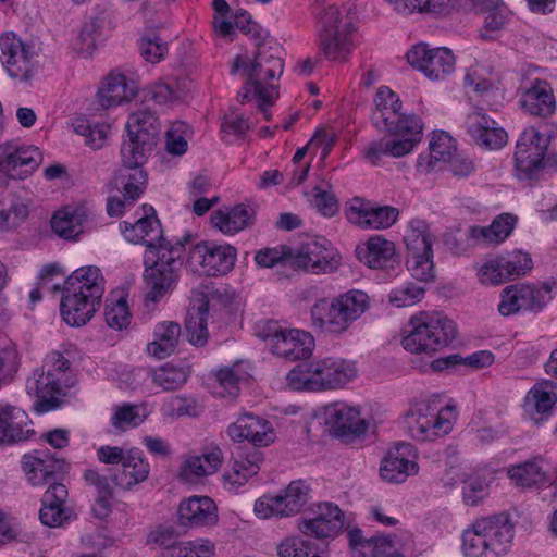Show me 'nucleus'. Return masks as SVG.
Instances as JSON below:
<instances>
[{"label": "nucleus", "mask_w": 557, "mask_h": 557, "mask_svg": "<svg viewBox=\"0 0 557 557\" xmlns=\"http://www.w3.org/2000/svg\"><path fill=\"white\" fill-rule=\"evenodd\" d=\"M380 115H375V124L380 127L382 122L391 137H384L369 144L364 158L373 165L382 157L400 158L410 153L421 140L423 124L414 114H401L400 100L397 95L386 86H381L374 98Z\"/></svg>", "instance_id": "1"}, {"label": "nucleus", "mask_w": 557, "mask_h": 557, "mask_svg": "<svg viewBox=\"0 0 557 557\" xmlns=\"http://www.w3.org/2000/svg\"><path fill=\"white\" fill-rule=\"evenodd\" d=\"M276 49L262 45L251 60L246 55H238L234 59L232 74L240 71L247 77V92H252L258 107L265 120L271 119L269 107L273 106L278 98V91L273 81L283 74V60Z\"/></svg>", "instance_id": "2"}, {"label": "nucleus", "mask_w": 557, "mask_h": 557, "mask_svg": "<svg viewBox=\"0 0 557 557\" xmlns=\"http://www.w3.org/2000/svg\"><path fill=\"white\" fill-rule=\"evenodd\" d=\"M368 306V295L358 289L333 298L318 299L310 309L311 325L326 335H342L363 314Z\"/></svg>", "instance_id": "3"}, {"label": "nucleus", "mask_w": 557, "mask_h": 557, "mask_svg": "<svg viewBox=\"0 0 557 557\" xmlns=\"http://www.w3.org/2000/svg\"><path fill=\"white\" fill-rule=\"evenodd\" d=\"M513 535L508 515L476 519L462 533V550L467 557H499L510 550Z\"/></svg>", "instance_id": "4"}, {"label": "nucleus", "mask_w": 557, "mask_h": 557, "mask_svg": "<svg viewBox=\"0 0 557 557\" xmlns=\"http://www.w3.org/2000/svg\"><path fill=\"white\" fill-rule=\"evenodd\" d=\"M403 347L412 354H433L449 346L458 336L456 323L440 311H420L408 322Z\"/></svg>", "instance_id": "5"}, {"label": "nucleus", "mask_w": 557, "mask_h": 557, "mask_svg": "<svg viewBox=\"0 0 557 557\" xmlns=\"http://www.w3.org/2000/svg\"><path fill=\"white\" fill-rule=\"evenodd\" d=\"M352 17L345 9L327 4L318 13L319 47L333 62L344 63L352 50Z\"/></svg>", "instance_id": "6"}, {"label": "nucleus", "mask_w": 557, "mask_h": 557, "mask_svg": "<svg viewBox=\"0 0 557 557\" xmlns=\"http://www.w3.org/2000/svg\"><path fill=\"white\" fill-rule=\"evenodd\" d=\"M183 243L176 240L173 246L161 247V250L147 256L152 261L144 272L147 300L158 302L175 288L183 265Z\"/></svg>", "instance_id": "7"}, {"label": "nucleus", "mask_w": 557, "mask_h": 557, "mask_svg": "<svg viewBox=\"0 0 557 557\" xmlns=\"http://www.w3.org/2000/svg\"><path fill=\"white\" fill-rule=\"evenodd\" d=\"M458 411L453 403L443 407L432 401H419L405 414L409 435L419 442L434 441L447 435L457 421Z\"/></svg>", "instance_id": "8"}, {"label": "nucleus", "mask_w": 557, "mask_h": 557, "mask_svg": "<svg viewBox=\"0 0 557 557\" xmlns=\"http://www.w3.org/2000/svg\"><path fill=\"white\" fill-rule=\"evenodd\" d=\"M127 139L121 147V157L126 162H145L157 146L161 123L148 108L133 111L126 122Z\"/></svg>", "instance_id": "9"}, {"label": "nucleus", "mask_w": 557, "mask_h": 557, "mask_svg": "<svg viewBox=\"0 0 557 557\" xmlns=\"http://www.w3.org/2000/svg\"><path fill=\"white\" fill-rule=\"evenodd\" d=\"M237 257L232 245L200 242L188 252L187 267L199 275L221 276L232 271Z\"/></svg>", "instance_id": "10"}, {"label": "nucleus", "mask_w": 557, "mask_h": 557, "mask_svg": "<svg viewBox=\"0 0 557 557\" xmlns=\"http://www.w3.org/2000/svg\"><path fill=\"white\" fill-rule=\"evenodd\" d=\"M549 141L550 135L541 127L531 126L522 132L515 152L516 174L519 180H532L539 175Z\"/></svg>", "instance_id": "11"}, {"label": "nucleus", "mask_w": 557, "mask_h": 557, "mask_svg": "<svg viewBox=\"0 0 557 557\" xmlns=\"http://www.w3.org/2000/svg\"><path fill=\"white\" fill-rule=\"evenodd\" d=\"M267 327L268 331L259 333V336L269 341L273 355L287 361L305 360L311 357L315 342L309 332L278 327L271 322L267 323Z\"/></svg>", "instance_id": "12"}, {"label": "nucleus", "mask_w": 557, "mask_h": 557, "mask_svg": "<svg viewBox=\"0 0 557 557\" xmlns=\"http://www.w3.org/2000/svg\"><path fill=\"white\" fill-rule=\"evenodd\" d=\"M552 299V289L547 285L518 283L508 285L500 292L497 309L503 317L520 312L539 313Z\"/></svg>", "instance_id": "13"}, {"label": "nucleus", "mask_w": 557, "mask_h": 557, "mask_svg": "<svg viewBox=\"0 0 557 557\" xmlns=\"http://www.w3.org/2000/svg\"><path fill=\"white\" fill-rule=\"evenodd\" d=\"M309 485L302 480L292 481L276 495H263L255 502L253 511L260 519L288 517L300 511L309 499Z\"/></svg>", "instance_id": "14"}, {"label": "nucleus", "mask_w": 557, "mask_h": 557, "mask_svg": "<svg viewBox=\"0 0 557 557\" xmlns=\"http://www.w3.org/2000/svg\"><path fill=\"white\" fill-rule=\"evenodd\" d=\"M144 215L136 222L129 223L124 221L120 224L123 237L132 244L145 245L147 247V256H150L161 247H171L174 243L168 240L163 236L161 223L151 206L143 205Z\"/></svg>", "instance_id": "15"}, {"label": "nucleus", "mask_w": 557, "mask_h": 557, "mask_svg": "<svg viewBox=\"0 0 557 557\" xmlns=\"http://www.w3.org/2000/svg\"><path fill=\"white\" fill-rule=\"evenodd\" d=\"M223 461V450L218 444L211 443L198 454L189 451L182 456L177 468V479L187 484L202 483L221 469Z\"/></svg>", "instance_id": "16"}, {"label": "nucleus", "mask_w": 557, "mask_h": 557, "mask_svg": "<svg viewBox=\"0 0 557 557\" xmlns=\"http://www.w3.org/2000/svg\"><path fill=\"white\" fill-rule=\"evenodd\" d=\"M294 264L312 274H330L338 269L341 256L327 239L317 237L301 244Z\"/></svg>", "instance_id": "17"}, {"label": "nucleus", "mask_w": 557, "mask_h": 557, "mask_svg": "<svg viewBox=\"0 0 557 557\" xmlns=\"http://www.w3.org/2000/svg\"><path fill=\"white\" fill-rule=\"evenodd\" d=\"M408 63L432 81L445 79L455 71L456 60L448 48L417 44L406 54Z\"/></svg>", "instance_id": "18"}, {"label": "nucleus", "mask_w": 557, "mask_h": 557, "mask_svg": "<svg viewBox=\"0 0 557 557\" xmlns=\"http://www.w3.org/2000/svg\"><path fill=\"white\" fill-rule=\"evenodd\" d=\"M347 220L364 230H386L394 225L399 211L391 206H374L362 198H352L345 206Z\"/></svg>", "instance_id": "19"}, {"label": "nucleus", "mask_w": 557, "mask_h": 557, "mask_svg": "<svg viewBox=\"0 0 557 557\" xmlns=\"http://www.w3.org/2000/svg\"><path fill=\"white\" fill-rule=\"evenodd\" d=\"M345 518L342 509L333 503H319L310 511V516L299 522V530L307 536L315 539L335 537L344 527Z\"/></svg>", "instance_id": "20"}, {"label": "nucleus", "mask_w": 557, "mask_h": 557, "mask_svg": "<svg viewBox=\"0 0 557 557\" xmlns=\"http://www.w3.org/2000/svg\"><path fill=\"white\" fill-rule=\"evenodd\" d=\"M326 423L334 437L347 442L364 436L369 426L359 409L346 404H336L329 409Z\"/></svg>", "instance_id": "21"}, {"label": "nucleus", "mask_w": 557, "mask_h": 557, "mask_svg": "<svg viewBox=\"0 0 557 557\" xmlns=\"http://www.w3.org/2000/svg\"><path fill=\"white\" fill-rule=\"evenodd\" d=\"M413 447L409 443H399L389 449L381 461L380 475L389 483H403L409 475L418 473Z\"/></svg>", "instance_id": "22"}, {"label": "nucleus", "mask_w": 557, "mask_h": 557, "mask_svg": "<svg viewBox=\"0 0 557 557\" xmlns=\"http://www.w3.org/2000/svg\"><path fill=\"white\" fill-rule=\"evenodd\" d=\"M137 82L119 70L110 72L103 79L97 92V100L101 108L109 109L131 102L138 92Z\"/></svg>", "instance_id": "23"}, {"label": "nucleus", "mask_w": 557, "mask_h": 557, "mask_svg": "<svg viewBox=\"0 0 557 557\" xmlns=\"http://www.w3.org/2000/svg\"><path fill=\"white\" fill-rule=\"evenodd\" d=\"M360 262L370 269L385 270L397 263V249L393 240L383 235H372L356 247Z\"/></svg>", "instance_id": "24"}, {"label": "nucleus", "mask_w": 557, "mask_h": 557, "mask_svg": "<svg viewBox=\"0 0 557 557\" xmlns=\"http://www.w3.org/2000/svg\"><path fill=\"white\" fill-rule=\"evenodd\" d=\"M227 435L234 442L248 441L255 446H268L274 442L270 422L255 414H244L227 428Z\"/></svg>", "instance_id": "25"}, {"label": "nucleus", "mask_w": 557, "mask_h": 557, "mask_svg": "<svg viewBox=\"0 0 557 557\" xmlns=\"http://www.w3.org/2000/svg\"><path fill=\"white\" fill-rule=\"evenodd\" d=\"M178 522L186 528L212 527L218 522V507L208 496H190L177 509Z\"/></svg>", "instance_id": "26"}, {"label": "nucleus", "mask_w": 557, "mask_h": 557, "mask_svg": "<svg viewBox=\"0 0 557 557\" xmlns=\"http://www.w3.org/2000/svg\"><path fill=\"white\" fill-rule=\"evenodd\" d=\"M466 127L471 138L481 147L499 149L507 143V133L504 128L481 111L468 114Z\"/></svg>", "instance_id": "27"}, {"label": "nucleus", "mask_w": 557, "mask_h": 557, "mask_svg": "<svg viewBox=\"0 0 557 557\" xmlns=\"http://www.w3.org/2000/svg\"><path fill=\"white\" fill-rule=\"evenodd\" d=\"M256 211L245 203L224 207L212 212V226L226 236H233L255 224Z\"/></svg>", "instance_id": "28"}, {"label": "nucleus", "mask_w": 557, "mask_h": 557, "mask_svg": "<svg viewBox=\"0 0 557 557\" xmlns=\"http://www.w3.org/2000/svg\"><path fill=\"white\" fill-rule=\"evenodd\" d=\"M262 460V454L258 450L240 454L234 458L231 468L222 475L224 490L234 494L238 493L251 478L258 474Z\"/></svg>", "instance_id": "29"}, {"label": "nucleus", "mask_w": 557, "mask_h": 557, "mask_svg": "<svg viewBox=\"0 0 557 557\" xmlns=\"http://www.w3.org/2000/svg\"><path fill=\"white\" fill-rule=\"evenodd\" d=\"M548 470L547 462L542 457L536 456L508 466L506 474L513 486L532 488L549 482Z\"/></svg>", "instance_id": "30"}, {"label": "nucleus", "mask_w": 557, "mask_h": 557, "mask_svg": "<svg viewBox=\"0 0 557 557\" xmlns=\"http://www.w3.org/2000/svg\"><path fill=\"white\" fill-rule=\"evenodd\" d=\"M494 479L487 467L466 469L458 474L461 484L462 500L467 506L480 505L490 495V485Z\"/></svg>", "instance_id": "31"}, {"label": "nucleus", "mask_w": 557, "mask_h": 557, "mask_svg": "<svg viewBox=\"0 0 557 557\" xmlns=\"http://www.w3.org/2000/svg\"><path fill=\"white\" fill-rule=\"evenodd\" d=\"M557 392L552 385H533L523 399V411L536 425H543L553 414Z\"/></svg>", "instance_id": "32"}, {"label": "nucleus", "mask_w": 557, "mask_h": 557, "mask_svg": "<svg viewBox=\"0 0 557 557\" xmlns=\"http://www.w3.org/2000/svg\"><path fill=\"white\" fill-rule=\"evenodd\" d=\"M62 290L60 313L63 321L67 325L76 327L87 324L101 304L89 299L85 295H79L65 288Z\"/></svg>", "instance_id": "33"}, {"label": "nucleus", "mask_w": 557, "mask_h": 557, "mask_svg": "<svg viewBox=\"0 0 557 557\" xmlns=\"http://www.w3.org/2000/svg\"><path fill=\"white\" fill-rule=\"evenodd\" d=\"M63 288L101 304L104 278L96 265H85L73 271L64 281Z\"/></svg>", "instance_id": "34"}, {"label": "nucleus", "mask_w": 557, "mask_h": 557, "mask_svg": "<svg viewBox=\"0 0 557 557\" xmlns=\"http://www.w3.org/2000/svg\"><path fill=\"white\" fill-rule=\"evenodd\" d=\"M88 214L89 211L84 205L65 206L53 213L50 225L59 237L73 240L83 233Z\"/></svg>", "instance_id": "35"}, {"label": "nucleus", "mask_w": 557, "mask_h": 557, "mask_svg": "<svg viewBox=\"0 0 557 557\" xmlns=\"http://www.w3.org/2000/svg\"><path fill=\"white\" fill-rule=\"evenodd\" d=\"M35 159V146L18 139L8 140L0 145V173L15 177L21 169L29 165Z\"/></svg>", "instance_id": "36"}, {"label": "nucleus", "mask_w": 557, "mask_h": 557, "mask_svg": "<svg viewBox=\"0 0 557 557\" xmlns=\"http://www.w3.org/2000/svg\"><path fill=\"white\" fill-rule=\"evenodd\" d=\"M150 466L141 450L132 448L126 450V457L121 469L113 474V480L123 490H131L147 480Z\"/></svg>", "instance_id": "37"}, {"label": "nucleus", "mask_w": 557, "mask_h": 557, "mask_svg": "<svg viewBox=\"0 0 557 557\" xmlns=\"http://www.w3.org/2000/svg\"><path fill=\"white\" fill-rule=\"evenodd\" d=\"M520 104L532 115H550L555 111V97L549 84L543 79H534L521 94Z\"/></svg>", "instance_id": "38"}, {"label": "nucleus", "mask_w": 557, "mask_h": 557, "mask_svg": "<svg viewBox=\"0 0 557 557\" xmlns=\"http://www.w3.org/2000/svg\"><path fill=\"white\" fill-rule=\"evenodd\" d=\"M145 162H126L122 158V166L114 176V185L126 201H136L144 193L147 173L141 169Z\"/></svg>", "instance_id": "39"}, {"label": "nucleus", "mask_w": 557, "mask_h": 557, "mask_svg": "<svg viewBox=\"0 0 557 557\" xmlns=\"http://www.w3.org/2000/svg\"><path fill=\"white\" fill-rule=\"evenodd\" d=\"M312 369L319 383H344L358 377L355 362L336 357L313 360Z\"/></svg>", "instance_id": "40"}, {"label": "nucleus", "mask_w": 557, "mask_h": 557, "mask_svg": "<svg viewBox=\"0 0 557 557\" xmlns=\"http://www.w3.org/2000/svg\"><path fill=\"white\" fill-rule=\"evenodd\" d=\"M203 300V290L194 289L185 326L188 341L195 346H203L209 335L207 329L209 311Z\"/></svg>", "instance_id": "41"}, {"label": "nucleus", "mask_w": 557, "mask_h": 557, "mask_svg": "<svg viewBox=\"0 0 557 557\" xmlns=\"http://www.w3.org/2000/svg\"><path fill=\"white\" fill-rule=\"evenodd\" d=\"M429 153H421L417 159V170L429 173L441 162L451 161L456 147L453 137L447 133H435L429 144Z\"/></svg>", "instance_id": "42"}, {"label": "nucleus", "mask_w": 557, "mask_h": 557, "mask_svg": "<svg viewBox=\"0 0 557 557\" xmlns=\"http://www.w3.org/2000/svg\"><path fill=\"white\" fill-rule=\"evenodd\" d=\"M26 413L10 405H0V444H12L27 440L32 430L24 429Z\"/></svg>", "instance_id": "43"}, {"label": "nucleus", "mask_w": 557, "mask_h": 557, "mask_svg": "<svg viewBox=\"0 0 557 557\" xmlns=\"http://www.w3.org/2000/svg\"><path fill=\"white\" fill-rule=\"evenodd\" d=\"M182 329L177 322L162 321L153 329V341L147 345L149 356L164 359L172 355L178 344Z\"/></svg>", "instance_id": "44"}, {"label": "nucleus", "mask_w": 557, "mask_h": 557, "mask_svg": "<svg viewBox=\"0 0 557 557\" xmlns=\"http://www.w3.org/2000/svg\"><path fill=\"white\" fill-rule=\"evenodd\" d=\"M403 243L405 255L434 252L435 235L425 221L413 219L405 228Z\"/></svg>", "instance_id": "45"}, {"label": "nucleus", "mask_w": 557, "mask_h": 557, "mask_svg": "<svg viewBox=\"0 0 557 557\" xmlns=\"http://www.w3.org/2000/svg\"><path fill=\"white\" fill-rule=\"evenodd\" d=\"M67 490L61 483L50 485L44 493L41 498V508L39 510V519L42 524L50 528H58L69 519V510L61 507H51V502L66 500Z\"/></svg>", "instance_id": "46"}, {"label": "nucleus", "mask_w": 557, "mask_h": 557, "mask_svg": "<svg viewBox=\"0 0 557 557\" xmlns=\"http://www.w3.org/2000/svg\"><path fill=\"white\" fill-rule=\"evenodd\" d=\"M517 218L510 213L499 214L490 226H473L470 236L482 244H500L513 231Z\"/></svg>", "instance_id": "47"}, {"label": "nucleus", "mask_w": 557, "mask_h": 557, "mask_svg": "<svg viewBox=\"0 0 557 557\" xmlns=\"http://www.w3.org/2000/svg\"><path fill=\"white\" fill-rule=\"evenodd\" d=\"M305 196L310 206L325 218H333L339 211V201L327 182L313 186Z\"/></svg>", "instance_id": "48"}, {"label": "nucleus", "mask_w": 557, "mask_h": 557, "mask_svg": "<svg viewBox=\"0 0 557 557\" xmlns=\"http://www.w3.org/2000/svg\"><path fill=\"white\" fill-rule=\"evenodd\" d=\"M76 352L73 344H63L60 349L52 350L42 360V370L47 373L48 383H57L58 375L70 369L71 359Z\"/></svg>", "instance_id": "49"}, {"label": "nucleus", "mask_w": 557, "mask_h": 557, "mask_svg": "<svg viewBox=\"0 0 557 557\" xmlns=\"http://www.w3.org/2000/svg\"><path fill=\"white\" fill-rule=\"evenodd\" d=\"M215 544L203 537L177 542L174 546L163 550L161 557H213Z\"/></svg>", "instance_id": "50"}, {"label": "nucleus", "mask_w": 557, "mask_h": 557, "mask_svg": "<svg viewBox=\"0 0 557 557\" xmlns=\"http://www.w3.org/2000/svg\"><path fill=\"white\" fill-rule=\"evenodd\" d=\"M213 377L219 383H247L257 380V370L248 360H238L231 366L219 368Z\"/></svg>", "instance_id": "51"}, {"label": "nucleus", "mask_w": 557, "mask_h": 557, "mask_svg": "<svg viewBox=\"0 0 557 557\" xmlns=\"http://www.w3.org/2000/svg\"><path fill=\"white\" fill-rule=\"evenodd\" d=\"M74 132L85 137V143L92 149L102 148L110 133V125L106 122L91 124L86 119H76L73 123Z\"/></svg>", "instance_id": "52"}, {"label": "nucleus", "mask_w": 557, "mask_h": 557, "mask_svg": "<svg viewBox=\"0 0 557 557\" xmlns=\"http://www.w3.org/2000/svg\"><path fill=\"white\" fill-rule=\"evenodd\" d=\"M405 264L410 275L419 282L435 278L434 252L405 255Z\"/></svg>", "instance_id": "53"}, {"label": "nucleus", "mask_w": 557, "mask_h": 557, "mask_svg": "<svg viewBox=\"0 0 557 557\" xmlns=\"http://www.w3.org/2000/svg\"><path fill=\"white\" fill-rule=\"evenodd\" d=\"M100 26L101 20L99 17L86 22L79 33L71 40L72 49L84 57L91 55L97 47Z\"/></svg>", "instance_id": "54"}, {"label": "nucleus", "mask_w": 557, "mask_h": 557, "mask_svg": "<svg viewBox=\"0 0 557 557\" xmlns=\"http://www.w3.org/2000/svg\"><path fill=\"white\" fill-rule=\"evenodd\" d=\"M476 275L484 286L500 285L509 281L500 256L486 259L476 268Z\"/></svg>", "instance_id": "55"}, {"label": "nucleus", "mask_w": 557, "mask_h": 557, "mask_svg": "<svg viewBox=\"0 0 557 557\" xmlns=\"http://www.w3.org/2000/svg\"><path fill=\"white\" fill-rule=\"evenodd\" d=\"M27 48L28 47L12 32L4 33L0 36V60L7 71H12L15 75H22L21 69L15 66L11 60Z\"/></svg>", "instance_id": "56"}, {"label": "nucleus", "mask_w": 557, "mask_h": 557, "mask_svg": "<svg viewBox=\"0 0 557 557\" xmlns=\"http://www.w3.org/2000/svg\"><path fill=\"white\" fill-rule=\"evenodd\" d=\"M425 295V289L413 282H407L391 290L389 302L397 308L410 307L420 302Z\"/></svg>", "instance_id": "57"}, {"label": "nucleus", "mask_w": 557, "mask_h": 557, "mask_svg": "<svg viewBox=\"0 0 557 557\" xmlns=\"http://www.w3.org/2000/svg\"><path fill=\"white\" fill-rule=\"evenodd\" d=\"M189 127L186 123L174 122L165 133V149L172 156H183L188 148L187 134Z\"/></svg>", "instance_id": "58"}, {"label": "nucleus", "mask_w": 557, "mask_h": 557, "mask_svg": "<svg viewBox=\"0 0 557 557\" xmlns=\"http://www.w3.org/2000/svg\"><path fill=\"white\" fill-rule=\"evenodd\" d=\"M28 203L16 201L9 209H0V231L12 232L20 227L28 218Z\"/></svg>", "instance_id": "59"}, {"label": "nucleus", "mask_w": 557, "mask_h": 557, "mask_svg": "<svg viewBox=\"0 0 557 557\" xmlns=\"http://www.w3.org/2000/svg\"><path fill=\"white\" fill-rule=\"evenodd\" d=\"M139 411L140 407L138 406L124 405L119 407L111 418V423L120 431H125L127 428H136L146 419V413H140Z\"/></svg>", "instance_id": "60"}, {"label": "nucleus", "mask_w": 557, "mask_h": 557, "mask_svg": "<svg viewBox=\"0 0 557 557\" xmlns=\"http://www.w3.org/2000/svg\"><path fill=\"white\" fill-rule=\"evenodd\" d=\"M500 257L509 281L527 274L532 269V259L527 252L517 250Z\"/></svg>", "instance_id": "61"}, {"label": "nucleus", "mask_w": 557, "mask_h": 557, "mask_svg": "<svg viewBox=\"0 0 557 557\" xmlns=\"http://www.w3.org/2000/svg\"><path fill=\"white\" fill-rule=\"evenodd\" d=\"M106 322L114 330L126 329L131 323V312L126 299L120 298L106 307Z\"/></svg>", "instance_id": "62"}, {"label": "nucleus", "mask_w": 557, "mask_h": 557, "mask_svg": "<svg viewBox=\"0 0 557 557\" xmlns=\"http://www.w3.org/2000/svg\"><path fill=\"white\" fill-rule=\"evenodd\" d=\"M162 411L168 417L197 416L199 413L198 405L190 399L181 396L169 397L162 407Z\"/></svg>", "instance_id": "63"}, {"label": "nucleus", "mask_w": 557, "mask_h": 557, "mask_svg": "<svg viewBox=\"0 0 557 557\" xmlns=\"http://www.w3.org/2000/svg\"><path fill=\"white\" fill-rule=\"evenodd\" d=\"M370 557H404L395 547L389 536H374L364 544Z\"/></svg>", "instance_id": "64"}]
</instances>
